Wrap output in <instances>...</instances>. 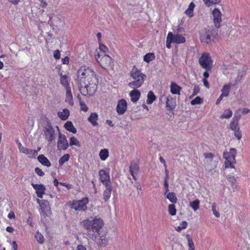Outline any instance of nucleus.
I'll use <instances>...</instances> for the list:
<instances>
[{
  "mask_svg": "<svg viewBox=\"0 0 250 250\" xmlns=\"http://www.w3.org/2000/svg\"><path fill=\"white\" fill-rule=\"evenodd\" d=\"M77 83L80 93L84 96H91L97 89L98 80L91 68L83 66L77 72Z\"/></svg>",
  "mask_w": 250,
  "mask_h": 250,
  "instance_id": "1",
  "label": "nucleus"
},
{
  "mask_svg": "<svg viewBox=\"0 0 250 250\" xmlns=\"http://www.w3.org/2000/svg\"><path fill=\"white\" fill-rule=\"evenodd\" d=\"M81 224L88 231V236L93 240H96V235L94 231L91 232V230H95V232H98L103 227L104 222L101 218L95 217L93 219H84L82 221Z\"/></svg>",
  "mask_w": 250,
  "mask_h": 250,
  "instance_id": "2",
  "label": "nucleus"
},
{
  "mask_svg": "<svg viewBox=\"0 0 250 250\" xmlns=\"http://www.w3.org/2000/svg\"><path fill=\"white\" fill-rule=\"evenodd\" d=\"M94 54L97 62L102 68L104 69L112 68L114 65L113 62L109 56L100 53L97 50L95 51Z\"/></svg>",
  "mask_w": 250,
  "mask_h": 250,
  "instance_id": "3",
  "label": "nucleus"
},
{
  "mask_svg": "<svg viewBox=\"0 0 250 250\" xmlns=\"http://www.w3.org/2000/svg\"><path fill=\"white\" fill-rule=\"evenodd\" d=\"M216 32L210 28H205L200 32V39L202 43L208 44L212 42L214 38Z\"/></svg>",
  "mask_w": 250,
  "mask_h": 250,
  "instance_id": "4",
  "label": "nucleus"
},
{
  "mask_svg": "<svg viewBox=\"0 0 250 250\" xmlns=\"http://www.w3.org/2000/svg\"><path fill=\"white\" fill-rule=\"evenodd\" d=\"M213 61L208 53L204 52L202 54L199 59V63L201 66L207 70H211L212 68Z\"/></svg>",
  "mask_w": 250,
  "mask_h": 250,
  "instance_id": "5",
  "label": "nucleus"
},
{
  "mask_svg": "<svg viewBox=\"0 0 250 250\" xmlns=\"http://www.w3.org/2000/svg\"><path fill=\"white\" fill-rule=\"evenodd\" d=\"M236 150L234 148H231L229 152L224 153L223 157L225 159V167L234 168V164L235 163V156Z\"/></svg>",
  "mask_w": 250,
  "mask_h": 250,
  "instance_id": "6",
  "label": "nucleus"
},
{
  "mask_svg": "<svg viewBox=\"0 0 250 250\" xmlns=\"http://www.w3.org/2000/svg\"><path fill=\"white\" fill-rule=\"evenodd\" d=\"M43 135L45 139L49 143H51L56 138V133L51 125L48 123L43 128Z\"/></svg>",
  "mask_w": 250,
  "mask_h": 250,
  "instance_id": "7",
  "label": "nucleus"
},
{
  "mask_svg": "<svg viewBox=\"0 0 250 250\" xmlns=\"http://www.w3.org/2000/svg\"><path fill=\"white\" fill-rule=\"evenodd\" d=\"M37 202L40 206V214L41 216H49L51 214V207L47 200L38 199Z\"/></svg>",
  "mask_w": 250,
  "mask_h": 250,
  "instance_id": "8",
  "label": "nucleus"
},
{
  "mask_svg": "<svg viewBox=\"0 0 250 250\" xmlns=\"http://www.w3.org/2000/svg\"><path fill=\"white\" fill-rule=\"evenodd\" d=\"M88 202V198L85 197L82 200L74 201L72 205V208L76 210L85 211L87 209Z\"/></svg>",
  "mask_w": 250,
  "mask_h": 250,
  "instance_id": "9",
  "label": "nucleus"
},
{
  "mask_svg": "<svg viewBox=\"0 0 250 250\" xmlns=\"http://www.w3.org/2000/svg\"><path fill=\"white\" fill-rule=\"evenodd\" d=\"M100 180L104 186L111 185L110 178L108 172L104 169H101L99 171Z\"/></svg>",
  "mask_w": 250,
  "mask_h": 250,
  "instance_id": "10",
  "label": "nucleus"
},
{
  "mask_svg": "<svg viewBox=\"0 0 250 250\" xmlns=\"http://www.w3.org/2000/svg\"><path fill=\"white\" fill-rule=\"evenodd\" d=\"M214 26L219 28L222 22V13L218 8H215L212 12Z\"/></svg>",
  "mask_w": 250,
  "mask_h": 250,
  "instance_id": "11",
  "label": "nucleus"
},
{
  "mask_svg": "<svg viewBox=\"0 0 250 250\" xmlns=\"http://www.w3.org/2000/svg\"><path fill=\"white\" fill-rule=\"evenodd\" d=\"M69 144L68 143L67 140L65 137L64 135L62 134L60 132H59V139L58 141V148L59 150H66Z\"/></svg>",
  "mask_w": 250,
  "mask_h": 250,
  "instance_id": "12",
  "label": "nucleus"
},
{
  "mask_svg": "<svg viewBox=\"0 0 250 250\" xmlns=\"http://www.w3.org/2000/svg\"><path fill=\"white\" fill-rule=\"evenodd\" d=\"M131 77L134 80L143 79V81H145L146 78V75L143 74L139 70H138L136 67L134 66L132 69L130 73Z\"/></svg>",
  "mask_w": 250,
  "mask_h": 250,
  "instance_id": "13",
  "label": "nucleus"
},
{
  "mask_svg": "<svg viewBox=\"0 0 250 250\" xmlns=\"http://www.w3.org/2000/svg\"><path fill=\"white\" fill-rule=\"evenodd\" d=\"M204 156L206 159L204 164L205 167L209 170L213 169L215 167V165H213V166H209V163L212 162L213 159L214 157V154L210 152L204 153Z\"/></svg>",
  "mask_w": 250,
  "mask_h": 250,
  "instance_id": "14",
  "label": "nucleus"
},
{
  "mask_svg": "<svg viewBox=\"0 0 250 250\" xmlns=\"http://www.w3.org/2000/svg\"><path fill=\"white\" fill-rule=\"evenodd\" d=\"M31 185L34 189L36 190V193L38 197L42 198L46 190L44 186L42 184H35L34 183H32Z\"/></svg>",
  "mask_w": 250,
  "mask_h": 250,
  "instance_id": "15",
  "label": "nucleus"
},
{
  "mask_svg": "<svg viewBox=\"0 0 250 250\" xmlns=\"http://www.w3.org/2000/svg\"><path fill=\"white\" fill-rule=\"evenodd\" d=\"M127 109V103L125 100L122 99L120 100L117 104L116 110L120 115L125 113Z\"/></svg>",
  "mask_w": 250,
  "mask_h": 250,
  "instance_id": "16",
  "label": "nucleus"
},
{
  "mask_svg": "<svg viewBox=\"0 0 250 250\" xmlns=\"http://www.w3.org/2000/svg\"><path fill=\"white\" fill-rule=\"evenodd\" d=\"M60 77V82L61 84L64 88L68 89L71 88L70 86V79L66 75H62V73L59 74Z\"/></svg>",
  "mask_w": 250,
  "mask_h": 250,
  "instance_id": "17",
  "label": "nucleus"
},
{
  "mask_svg": "<svg viewBox=\"0 0 250 250\" xmlns=\"http://www.w3.org/2000/svg\"><path fill=\"white\" fill-rule=\"evenodd\" d=\"M166 107L169 110L174 109L176 107V100L171 97L170 96L166 97Z\"/></svg>",
  "mask_w": 250,
  "mask_h": 250,
  "instance_id": "18",
  "label": "nucleus"
},
{
  "mask_svg": "<svg viewBox=\"0 0 250 250\" xmlns=\"http://www.w3.org/2000/svg\"><path fill=\"white\" fill-rule=\"evenodd\" d=\"M172 43L180 44L184 43L186 42V39L182 35L179 34H173L172 33Z\"/></svg>",
  "mask_w": 250,
  "mask_h": 250,
  "instance_id": "19",
  "label": "nucleus"
},
{
  "mask_svg": "<svg viewBox=\"0 0 250 250\" xmlns=\"http://www.w3.org/2000/svg\"><path fill=\"white\" fill-rule=\"evenodd\" d=\"M139 170V166L136 163H132L129 167V171L133 177V178L136 181L137 178L136 175L137 174Z\"/></svg>",
  "mask_w": 250,
  "mask_h": 250,
  "instance_id": "20",
  "label": "nucleus"
},
{
  "mask_svg": "<svg viewBox=\"0 0 250 250\" xmlns=\"http://www.w3.org/2000/svg\"><path fill=\"white\" fill-rule=\"evenodd\" d=\"M131 101L133 103L137 102L141 97V92L137 89H133L129 93Z\"/></svg>",
  "mask_w": 250,
  "mask_h": 250,
  "instance_id": "21",
  "label": "nucleus"
},
{
  "mask_svg": "<svg viewBox=\"0 0 250 250\" xmlns=\"http://www.w3.org/2000/svg\"><path fill=\"white\" fill-rule=\"evenodd\" d=\"M106 188L103 193V199L105 202L108 201L110 197L112 187L111 185L108 186H104Z\"/></svg>",
  "mask_w": 250,
  "mask_h": 250,
  "instance_id": "22",
  "label": "nucleus"
},
{
  "mask_svg": "<svg viewBox=\"0 0 250 250\" xmlns=\"http://www.w3.org/2000/svg\"><path fill=\"white\" fill-rule=\"evenodd\" d=\"M241 115H234L232 121L230 124V128L232 130H236L239 129L238 126V121L240 119Z\"/></svg>",
  "mask_w": 250,
  "mask_h": 250,
  "instance_id": "23",
  "label": "nucleus"
},
{
  "mask_svg": "<svg viewBox=\"0 0 250 250\" xmlns=\"http://www.w3.org/2000/svg\"><path fill=\"white\" fill-rule=\"evenodd\" d=\"M170 92L173 94H180V91L182 89L181 87L179 86L174 82H171L170 85Z\"/></svg>",
  "mask_w": 250,
  "mask_h": 250,
  "instance_id": "24",
  "label": "nucleus"
},
{
  "mask_svg": "<svg viewBox=\"0 0 250 250\" xmlns=\"http://www.w3.org/2000/svg\"><path fill=\"white\" fill-rule=\"evenodd\" d=\"M66 96L65 101L68 103L71 106L74 104L73 95L71 92V89H66Z\"/></svg>",
  "mask_w": 250,
  "mask_h": 250,
  "instance_id": "25",
  "label": "nucleus"
},
{
  "mask_svg": "<svg viewBox=\"0 0 250 250\" xmlns=\"http://www.w3.org/2000/svg\"><path fill=\"white\" fill-rule=\"evenodd\" d=\"M144 82V81H143L142 79L138 80H134L130 82L128 85L130 87L134 89H136V88L140 87L142 85Z\"/></svg>",
  "mask_w": 250,
  "mask_h": 250,
  "instance_id": "26",
  "label": "nucleus"
},
{
  "mask_svg": "<svg viewBox=\"0 0 250 250\" xmlns=\"http://www.w3.org/2000/svg\"><path fill=\"white\" fill-rule=\"evenodd\" d=\"M21 152L27 154L29 157L32 158L37 155L38 151V150L29 149L24 147Z\"/></svg>",
  "mask_w": 250,
  "mask_h": 250,
  "instance_id": "27",
  "label": "nucleus"
},
{
  "mask_svg": "<svg viewBox=\"0 0 250 250\" xmlns=\"http://www.w3.org/2000/svg\"><path fill=\"white\" fill-rule=\"evenodd\" d=\"M69 115V110L67 108L64 109L62 111H59L58 113V117L62 120H66L68 118Z\"/></svg>",
  "mask_w": 250,
  "mask_h": 250,
  "instance_id": "28",
  "label": "nucleus"
},
{
  "mask_svg": "<svg viewBox=\"0 0 250 250\" xmlns=\"http://www.w3.org/2000/svg\"><path fill=\"white\" fill-rule=\"evenodd\" d=\"M38 161L43 166L49 167L51 166V163L48 159L43 155H40L38 157Z\"/></svg>",
  "mask_w": 250,
  "mask_h": 250,
  "instance_id": "29",
  "label": "nucleus"
},
{
  "mask_svg": "<svg viewBox=\"0 0 250 250\" xmlns=\"http://www.w3.org/2000/svg\"><path fill=\"white\" fill-rule=\"evenodd\" d=\"M64 21L60 15H57L53 20V24L54 26L59 27L63 25Z\"/></svg>",
  "mask_w": 250,
  "mask_h": 250,
  "instance_id": "30",
  "label": "nucleus"
},
{
  "mask_svg": "<svg viewBox=\"0 0 250 250\" xmlns=\"http://www.w3.org/2000/svg\"><path fill=\"white\" fill-rule=\"evenodd\" d=\"M98 118V114L96 113H92L90 116V117L88 118V121L91 123V124L96 126L98 125L97 120Z\"/></svg>",
  "mask_w": 250,
  "mask_h": 250,
  "instance_id": "31",
  "label": "nucleus"
},
{
  "mask_svg": "<svg viewBox=\"0 0 250 250\" xmlns=\"http://www.w3.org/2000/svg\"><path fill=\"white\" fill-rule=\"evenodd\" d=\"M65 128L73 133H75L77 132L76 129L74 126L71 122L67 121L64 125Z\"/></svg>",
  "mask_w": 250,
  "mask_h": 250,
  "instance_id": "32",
  "label": "nucleus"
},
{
  "mask_svg": "<svg viewBox=\"0 0 250 250\" xmlns=\"http://www.w3.org/2000/svg\"><path fill=\"white\" fill-rule=\"evenodd\" d=\"M99 156L102 161H105L109 156V151L107 149H101L99 153Z\"/></svg>",
  "mask_w": 250,
  "mask_h": 250,
  "instance_id": "33",
  "label": "nucleus"
},
{
  "mask_svg": "<svg viewBox=\"0 0 250 250\" xmlns=\"http://www.w3.org/2000/svg\"><path fill=\"white\" fill-rule=\"evenodd\" d=\"M230 87L231 86L230 84L224 85L223 87V88L221 90V95L225 97H227L228 96H229Z\"/></svg>",
  "mask_w": 250,
  "mask_h": 250,
  "instance_id": "34",
  "label": "nucleus"
},
{
  "mask_svg": "<svg viewBox=\"0 0 250 250\" xmlns=\"http://www.w3.org/2000/svg\"><path fill=\"white\" fill-rule=\"evenodd\" d=\"M167 198L173 204L176 203L177 201V197L174 192H168L166 195Z\"/></svg>",
  "mask_w": 250,
  "mask_h": 250,
  "instance_id": "35",
  "label": "nucleus"
},
{
  "mask_svg": "<svg viewBox=\"0 0 250 250\" xmlns=\"http://www.w3.org/2000/svg\"><path fill=\"white\" fill-rule=\"evenodd\" d=\"M147 97L146 103L147 104H151L156 100V96L152 91H150L148 93Z\"/></svg>",
  "mask_w": 250,
  "mask_h": 250,
  "instance_id": "36",
  "label": "nucleus"
},
{
  "mask_svg": "<svg viewBox=\"0 0 250 250\" xmlns=\"http://www.w3.org/2000/svg\"><path fill=\"white\" fill-rule=\"evenodd\" d=\"M232 115V112L230 109H227L224 110L223 113L220 116L221 119H229Z\"/></svg>",
  "mask_w": 250,
  "mask_h": 250,
  "instance_id": "37",
  "label": "nucleus"
},
{
  "mask_svg": "<svg viewBox=\"0 0 250 250\" xmlns=\"http://www.w3.org/2000/svg\"><path fill=\"white\" fill-rule=\"evenodd\" d=\"M35 237L39 243L42 244L44 243V237L39 231L36 232Z\"/></svg>",
  "mask_w": 250,
  "mask_h": 250,
  "instance_id": "38",
  "label": "nucleus"
},
{
  "mask_svg": "<svg viewBox=\"0 0 250 250\" xmlns=\"http://www.w3.org/2000/svg\"><path fill=\"white\" fill-rule=\"evenodd\" d=\"M70 158V156L68 154H65L61 157L59 160V164L60 166H62L63 164L67 162Z\"/></svg>",
  "mask_w": 250,
  "mask_h": 250,
  "instance_id": "39",
  "label": "nucleus"
},
{
  "mask_svg": "<svg viewBox=\"0 0 250 250\" xmlns=\"http://www.w3.org/2000/svg\"><path fill=\"white\" fill-rule=\"evenodd\" d=\"M69 145L70 146H75L78 147L81 146V144L80 142L74 136H72L70 138Z\"/></svg>",
  "mask_w": 250,
  "mask_h": 250,
  "instance_id": "40",
  "label": "nucleus"
},
{
  "mask_svg": "<svg viewBox=\"0 0 250 250\" xmlns=\"http://www.w3.org/2000/svg\"><path fill=\"white\" fill-rule=\"evenodd\" d=\"M200 201L196 199L189 203V206L194 210H197L199 208Z\"/></svg>",
  "mask_w": 250,
  "mask_h": 250,
  "instance_id": "41",
  "label": "nucleus"
},
{
  "mask_svg": "<svg viewBox=\"0 0 250 250\" xmlns=\"http://www.w3.org/2000/svg\"><path fill=\"white\" fill-rule=\"evenodd\" d=\"M155 57L153 53H149L146 54L144 57V61L146 62H149L153 60Z\"/></svg>",
  "mask_w": 250,
  "mask_h": 250,
  "instance_id": "42",
  "label": "nucleus"
},
{
  "mask_svg": "<svg viewBox=\"0 0 250 250\" xmlns=\"http://www.w3.org/2000/svg\"><path fill=\"white\" fill-rule=\"evenodd\" d=\"M168 211L170 215L174 216L176 214V209L175 206L172 204H170L168 206Z\"/></svg>",
  "mask_w": 250,
  "mask_h": 250,
  "instance_id": "43",
  "label": "nucleus"
},
{
  "mask_svg": "<svg viewBox=\"0 0 250 250\" xmlns=\"http://www.w3.org/2000/svg\"><path fill=\"white\" fill-rule=\"evenodd\" d=\"M205 4L208 7L213 4L219 3L221 0H203Z\"/></svg>",
  "mask_w": 250,
  "mask_h": 250,
  "instance_id": "44",
  "label": "nucleus"
},
{
  "mask_svg": "<svg viewBox=\"0 0 250 250\" xmlns=\"http://www.w3.org/2000/svg\"><path fill=\"white\" fill-rule=\"evenodd\" d=\"M188 226V223L186 221H182L180 226L175 228V229L178 232H180L182 229H185Z\"/></svg>",
  "mask_w": 250,
  "mask_h": 250,
  "instance_id": "45",
  "label": "nucleus"
},
{
  "mask_svg": "<svg viewBox=\"0 0 250 250\" xmlns=\"http://www.w3.org/2000/svg\"><path fill=\"white\" fill-rule=\"evenodd\" d=\"M79 100V103H80V105L81 106V109L82 110L84 111V112H86L88 110V108L86 106V105L83 102L82 100H81V97H80V96L79 95H78L77 96Z\"/></svg>",
  "mask_w": 250,
  "mask_h": 250,
  "instance_id": "46",
  "label": "nucleus"
},
{
  "mask_svg": "<svg viewBox=\"0 0 250 250\" xmlns=\"http://www.w3.org/2000/svg\"><path fill=\"white\" fill-rule=\"evenodd\" d=\"M171 37H172V32H169L168 33L166 41V46L168 48H170L171 47V43L172 42Z\"/></svg>",
  "mask_w": 250,
  "mask_h": 250,
  "instance_id": "47",
  "label": "nucleus"
},
{
  "mask_svg": "<svg viewBox=\"0 0 250 250\" xmlns=\"http://www.w3.org/2000/svg\"><path fill=\"white\" fill-rule=\"evenodd\" d=\"M227 178H228L229 182L232 185V188H236L237 186L236 185V179L233 176H228L227 177Z\"/></svg>",
  "mask_w": 250,
  "mask_h": 250,
  "instance_id": "48",
  "label": "nucleus"
},
{
  "mask_svg": "<svg viewBox=\"0 0 250 250\" xmlns=\"http://www.w3.org/2000/svg\"><path fill=\"white\" fill-rule=\"evenodd\" d=\"M250 112V109L247 108H239L238 109L236 112L235 113V115H239V113L241 112L243 115H246L249 113Z\"/></svg>",
  "mask_w": 250,
  "mask_h": 250,
  "instance_id": "49",
  "label": "nucleus"
},
{
  "mask_svg": "<svg viewBox=\"0 0 250 250\" xmlns=\"http://www.w3.org/2000/svg\"><path fill=\"white\" fill-rule=\"evenodd\" d=\"M106 242L107 241L106 237L104 235H103L100 236V238L98 239L97 243L98 244V245L101 246L104 244H105Z\"/></svg>",
  "mask_w": 250,
  "mask_h": 250,
  "instance_id": "50",
  "label": "nucleus"
},
{
  "mask_svg": "<svg viewBox=\"0 0 250 250\" xmlns=\"http://www.w3.org/2000/svg\"><path fill=\"white\" fill-rule=\"evenodd\" d=\"M202 99L199 97H196L194 99L192 100L190 103L192 105L200 104L202 103Z\"/></svg>",
  "mask_w": 250,
  "mask_h": 250,
  "instance_id": "51",
  "label": "nucleus"
},
{
  "mask_svg": "<svg viewBox=\"0 0 250 250\" xmlns=\"http://www.w3.org/2000/svg\"><path fill=\"white\" fill-rule=\"evenodd\" d=\"M186 238L188 242V247H195L194 243L192 241V239L190 237L189 234H188L186 235Z\"/></svg>",
  "mask_w": 250,
  "mask_h": 250,
  "instance_id": "52",
  "label": "nucleus"
},
{
  "mask_svg": "<svg viewBox=\"0 0 250 250\" xmlns=\"http://www.w3.org/2000/svg\"><path fill=\"white\" fill-rule=\"evenodd\" d=\"M99 49L103 52V53H107L108 52V48L104 44L99 43Z\"/></svg>",
  "mask_w": 250,
  "mask_h": 250,
  "instance_id": "53",
  "label": "nucleus"
},
{
  "mask_svg": "<svg viewBox=\"0 0 250 250\" xmlns=\"http://www.w3.org/2000/svg\"><path fill=\"white\" fill-rule=\"evenodd\" d=\"M212 211L216 217H220V213L216 209V205L215 203L212 204Z\"/></svg>",
  "mask_w": 250,
  "mask_h": 250,
  "instance_id": "54",
  "label": "nucleus"
},
{
  "mask_svg": "<svg viewBox=\"0 0 250 250\" xmlns=\"http://www.w3.org/2000/svg\"><path fill=\"white\" fill-rule=\"evenodd\" d=\"M200 91V88L198 86H195L193 89V94L190 96L189 98L192 99L194 96L197 95Z\"/></svg>",
  "mask_w": 250,
  "mask_h": 250,
  "instance_id": "55",
  "label": "nucleus"
},
{
  "mask_svg": "<svg viewBox=\"0 0 250 250\" xmlns=\"http://www.w3.org/2000/svg\"><path fill=\"white\" fill-rule=\"evenodd\" d=\"M35 172L39 176H42L44 175V172L39 167H36L35 169Z\"/></svg>",
  "mask_w": 250,
  "mask_h": 250,
  "instance_id": "56",
  "label": "nucleus"
},
{
  "mask_svg": "<svg viewBox=\"0 0 250 250\" xmlns=\"http://www.w3.org/2000/svg\"><path fill=\"white\" fill-rule=\"evenodd\" d=\"M60 51L59 50H56L54 52L53 57L55 59L58 60L60 58Z\"/></svg>",
  "mask_w": 250,
  "mask_h": 250,
  "instance_id": "57",
  "label": "nucleus"
},
{
  "mask_svg": "<svg viewBox=\"0 0 250 250\" xmlns=\"http://www.w3.org/2000/svg\"><path fill=\"white\" fill-rule=\"evenodd\" d=\"M164 188L166 191L165 195H166L167 193H168L169 191L168 184L167 181V180H164Z\"/></svg>",
  "mask_w": 250,
  "mask_h": 250,
  "instance_id": "58",
  "label": "nucleus"
},
{
  "mask_svg": "<svg viewBox=\"0 0 250 250\" xmlns=\"http://www.w3.org/2000/svg\"><path fill=\"white\" fill-rule=\"evenodd\" d=\"M234 135L238 139H240L241 138V134L239 129L234 130Z\"/></svg>",
  "mask_w": 250,
  "mask_h": 250,
  "instance_id": "59",
  "label": "nucleus"
},
{
  "mask_svg": "<svg viewBox=\"0 0 250 250\" xmlns=\"http://www.w3.org/2000/svg\"><path fill=\"white\" fill-rule=\"evenodd\" d=\"M185 13L189 17H192L193 16V11L191 10L187 9L185 11Z\"/></svg>",
  "mask_w": 250,
  "mask_h": 250,
  "instance_id": "60",
  "label": "nucleus"
},
{
  "mask_svg": "<svg viewBox=\"0 0 250 250\" xmlns=\"http://www.w3.org/2000/svg\"><path fill=\"white\" fill-rule=\"evenodd\" d=\"M246 74V71L245 70L243 69L242 71L241 74L240 76V74H238V76H237V80L238 81H240L241 78L245 76Z\"/></svg>",
  "mask_w": 250,
  "mask_h": 250,
  "instance_id": "61",
  "label": "nucleus"
},
{
  "mask_svg": "<svg viewBox=\"0 0 250 250\" xmlns=\"http://www.w3.org/2000/svg\"><path fill=\"white\" fill-rule=\"evenodd\" d=\"M203 82L204 86L206 88H209V84L208 82L207 79H203Z\"/></svg>",
  "mask_w": 250,
  "mask_h": 250,
  "instance_id": "62",
  "label": "nucleus"
},
{
  "mask_svg": "<svg viewBox=\"0 0 250 250\" xmlns=\"http://www.w3.org/2000/svg\"><path fill=\"white\" fill-rule=\"evenodd\" d=\"M69 60V58L68 57H65L64 58L62 59V62L63 64H68Z\"/></svg>",
  "mask_w": 250,
  "mask_h": 250,
  "instance_id": "63",
  "label": "nucleus"
},
{
  "mask_svg": "<svg viewBox=\"0 0 250 250\" xmlns=\"http://www.w3.org/2000/svg\"><path fill=\"white\" fill-rule=\"evenodd\" d=\"M77 250H86V249L83 245H80L77 247Z\"/></svg>",
  "mask_w": 250,
  "mask_h": 250,
  "instance_id": "64",
  "label": "nucleus"
}]
</instances>
